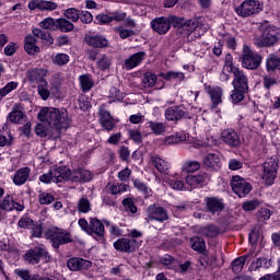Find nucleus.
Here are the masks:
<instances>
[{"instance_id":"1","label":"nucleus","mask_w":280,"mask_h":280,"mask_svg":"<svg viewBox=\"0 0 280 280\" xmlns=\"http://www.w3.org/2000/svg\"><path fill=\"white\" fill-rule=\"evenodd\" d=\"M37 117L39 121L48 124L49 127L55 129V132L51 133V139H60L62 130L69 128V124H71L67 109L60 110L54 107H44Z\"/></svg>"},{"instance_id":"2","label":"nucleus","mask_w":280,"mask_h":280,"mask_svg":"<svg viewBox=\"0 0 280 280\" xmlns=\"http://www.w3.org/2000/svg\"><path fill=\"white\" fill-rule=\"evenodd\" d=\"M262 33L254 37V45L259 49L275 47L279 43V37L277 36V27L270 24H265L261 26Z\"/></svg>"},{"instance_id":"3","label":"nucleus","mask_w":280,"mask_h":280,"mask_svg":"<svg viewBox=\"0 0 280 280\" xmlns=\"http://www.w3.org/2000/svg\"><path fill=\"white\" fill-rule=\"evenodd\" d=\"M279 170V158L273 155L268 158L262 164V182L270 187V185H275V179L277 178V171Z\"/></svg>"},{"instance_id":"4","label":"nucleus","mask_w":280,"mask_h":280,"mask_svg":"<svg viewBox=\"0 0 280 280\" xmlns=\"http://www.w3.org/2000/svg\"><path fill=\"white\" fill-rule=\"evenodd\" d=\"M264 57L249 48L248 45H243L242 49V67L249 69L250 71L259 69Z\"/></svg>"},{"instance_id":"5","label":"nucleus","mask_w":280,"mask_h":280,"mask_svg":"<svg viewBox=\"0 0 280 280\" xmlns=\"http://www.w3.org/2000/svg\"><path fill=\"white\" fill-rule=\"evenodd\" d=\"M47 240H50L52 246L55 248H60V246L65 244H70L72 242L71 240V233L65 229L60 228H50L46 232Z\"/></svg>"},{"instance_id":"6","label":"nucleus","mask_w":280,"mask_h":280,"mask_svg":"<svg viewBox=\"0 0 280 280\" xmlns=\"http://www.w3.org/2000/svg\"><path fill=\"white\" fill-rule=\"evenodd\" d=\"M69 167L58 166L39 176V180L45 185H49V183H62V180H69Z\"/></svg>"},{"instance_id":"7","label":"nucleus","mask_w":280,"mask_h":280,"mask_svg":"<svg viewBox=\"0 0 280 280\" xmlns=\"http://www.w3.org/2000/svg\"><path fill=\"white\" fill-rule=\"evenodd\" d=\"M24 259L27 264H31V266H36V264H40V259L47 264L51 259V256H49V252H47L45 246L39 245L28 249L24 255Z\"/></svg>"},{"instance_id":"8","label":"nucleus","mask_w":280,"mask_h":280,"mask_svg":"<svg viewBox=\"0 0 280 280\" xmlns=\"http://www.w3.org/2000/svg\"><path fill=\"white\" fill-rule=\"evenodd\" d=\"M235 12L238 16L246 19L253 16V14H259L261 12V4L259 1L245 0L235 9Z\"/></svg>"},{"instance_id":"9","label":"nucleus","mask_w":280,"mask_h":280,"mask_svg":"<svg viewBox=\"0 0 280 280\" xmlns=\"http://www.w3.org/2000/svg\"><path fill=\"white\" fill-rule=\"evenodd\" d=\"M232 191L238 196V198H246L250 194L253 186L246 179L240 175L233 176L231 180Z\"/></svg>"},{"instance_id":"10","label":"nucleus","mask_w":280,"mask_h":280,"mask_svg":"<svg viewBox=\"0 0 280 280\" xmlns=\"http://www.w3.org/2000/svg\"><path fill=\"white\" fill-rule=\"evenodd\" d=\"M170 220L167 210L159 205H151L147 209L145 222H165Z\"/></svg>"},{"instance_id":"11","label":"nucleus","mask_w":280,"mask_h":280,"mask_svg":"<svg viewBox=\"0 0 280 280\" xmlns=\"http://www.w3.org/2000/svg\"><path fill=\"white\" fill-rule=\"evenodd\" d=\"M150 25L153 32L160 36H165V34L172 30V22L170 21V18L165 16L153 19Z\"/></svg>"},{"instance_id":"12","label":"nucleus","mask_w":280,"mask_h":280,"mask_svg":"<svg viewBox=\"0 0 280 280\" xmlns=\"http://www.w3.org/2000/svg\"><path fill=\"white\" fill-rule=\"evenodd\" d=\"M93 264L90 260L80 257H72L68 259L67 267L72 272H80V270H89Z\"/></svg>"},{"instance_id":"13","label":"nucleus","mask_w":280,"mask_h":280,"mask_svg":"<svg viewBox=\"0 0 280 280\" xmlns=\"http://www.w3.org/2000/svg\"><path fill=\"white\" fill-rule=\"evenodd\" d=\"M124 19H126V13L119 12V11L101 13L96 16V21L101 25H108V23H113V21H116L117 23H121Z\"/></svg>"},{"instance_id":"14","label":"nucleus","mask_w":280,"mask_h":280,"mask_svg":"<svg viewBox=\"0 0 280 280\" xmlns=\"http://www.w3.org/2000/svg\"><path fill=\"white\" fill-rule=\"evenodd\" d=\"M165 119L167 121H178L179 119H191V116L179 106L168 107L165 110Z\"/></svg>"},{"instance_id":"15","label":"nucleus","mask_w":280,"mask_h":280,"mask_svg":"<svg viewBox=\"0 0 280 280\" xmlns=\"http://www.w3.org/2000/svg\"><path fill=\"white\" fill-rule=\"evenodd\" d=\"M28 10H42V12H54L58 10V3L45 0H32L28 2Z\"/></svg>"},{"instance_id":"16","label":"nucleus","mask_w":280,"mask_h":280,"mask_svg":"<svg viewBox=\"0 0 280 280\" xmlns=\"http://www.w3.org/2000/svg\"><path fill=\"white\" fill-rule=\"evenodd\" d=\"M202 163L205 167L212 170V172H218L222 167V160H220V154L218 153H207L202 159Z\"/></svg>"},{"instance_id":"17","label":"nucleus","mask_w":280,"mask_h":280,"mask_svg":"<svg viewBox=\"0 0 280 280\" xmlns=\"http://www.w3.org/2000/svg\"><path fill=\"white\" fill-rule=\"evenodd\" d=\"M104 223H102V221L98 219H91L90 232L88 235H92V237H95L98 242H104Z\"/></svg>"},{"instance_id":"18","label":"nucleus","mask_w":280,"mask_h":280,"mask_svg":"<svg viewBox=\"0 0 280 280\" xmlns=\"http://www.w3.org/2000/svg\"><path fill=\"white\" fill-rule=\"evenodd\" d=\"M69 172L68 180H72V183H89V180L93 178V174L84 168H79L73 172L69 168Z\"/></svg>"},{"instance_id":"19","label":"nucleus","mask_w":280,"mask_h":280,"mask_svg":"<svg viewBox=\"0 0 280 280\" xmlns=\"http://www.w3.org/2000/svg\"><path fill=\"white\" fill-rule=\"evenodd\" d=\"M221 139L223 143H226L228 145H231L232 148H237L240 145V135L235 129H224L221 132Z\"/></svg>"},{"instance_id":"20","label":"nucleus","mask_w":280,"mask_h":280,"mask_svg":"<svg viewBox=\"0 0 280 280\" xmlns=\"http://www.w3.org/2000/svg\"><path fill=\"white\" fill-rule=\"evenodd\" d=\"M100 124L104 130L110 132L115 128V119L110 115V112L106 110L104 107H101L98 110Z\"/></svg>"},{"instance_id":"21","label":"nucleus","mask_w":280,"mask_h":280,"mask_svg":"<svg viewBox=\"0 0 280 280\" xmlns=\"http://www.w3.org/2000/svg\"><path fill=\"white\" fill-rule=\"evenodd\" d=\"M234 79L232 81L233 89L248 91V77L242 70H234Z\"/></svg>"},{"instance_id":"22","label":"nucleus","mask_w":280,"mask_h":280,"mask_svg":"<svg viewBox=\"0 0 280 280\" xmlns=\"http://www.w3.org/2000/svg\"><path fill=\"white\" fill-rule=\"evenodd\" d=\"M49 73L48 69L45 68H35L28 72V80L32 84L40 85L43 82H47L45 78Z\"/></svg>"},{"instance_id":"23","label":"nucleus","mask_w":280,"mask_h":280,"mask_svg":"<svg viewBox=\"0 0 280 280\" xmlns=\"http://www.w3.org/2000/svg\"><path fill=\"white\" fill-rule=\"evenodd\" d=\"M205 202L209 213H220L224 209V202L218 197H206Z\"/></svg>"},{"instance_id":"24","label":"nucleus","mask_w":280,"mask_h":280,"mask_svg":"<svg viewBox=\"0 0 280 280\" xmlns=\"http://www.w3.org/2000/svg\"><path fill=\"white\" fill-rule=\"evenodd\" d=\"M143 60H145V52L144 51L136 52L125 60L124 68L127 71H130L136 67H139V65L143 62Z\"/></svg>"},{"instance_id":"25","label":"nucleus","mask_w":280,"mask_h":280,"mask_svg":"<svg viewBox=\"0 0 280 280\" xmlns=\"http://www.w3.org/2000/svg\"><path fill=\"white\" fill-rule=\"evenodd\" d=\"M30 174H32V168L27 166L19 168L13 175L14 185H16L18 187H21V185H25V183H27V179L30 178Z\"/></svg>"},{"instance_id":"26","label":"nucleus","mask_w":280,"mask_h":280,"mask_svg":"<svg viewBox=\"0 0 280 280\" xmlns=\"http://www.w3.org/2000/svg\"><path fill=\"white\" fill-rule=\"evenodd\" d=\"M24 49L28 56H36V54H40V47L36 45V37L34 35L25 36Z\"/></svg>"},{"instance_id":"27","label":"nucleus","mask_w":280,"mask_h":280,"mask_svg":"<svg viewBox=\"0 0 280 280\" xmlns=\"http://www.w3.org/2000/svg\"><path fill=\"white\" fill-rule=\"evenodd\" d=\"M207 180H209V174L207 173L186 176V183L194 188L201 187Z\"/></svg>"},{"instance_id":"28","label":"nucleus","mask_w":280,"mask_h":280,"mask_svg":"<svg viewBox=\"0 0 280 280\" xmlns=\"http://www.w3.org/2000/svg\"><path fill=\"white\" fill-rule=\"evenodd\" d=\"M150 161H151V164L155 166L158 172H160V174H167V170H170V167H171L170 162H167L166 160H163L156 155L151 156Z\"/></svg>"},{"instance_id":"29","label":"nucleus","mask_w":280,"mask_h":280,"mask_svg":"<svg viewBox=\"0 0 280 280\" xmlns=\"http://www.w3.org/2000/svg\"><path fill=\"white\" fill-rule=\"evenodd\" d=\"M197 233L203 237H218L220 235V229L215 225H206L197 228Z\"/></svg>"},{"instance_id":"30","label":"nucleus","mask_w":280,"mask_h":280,"mask_svg":"<svg viewBox=\"0 0 280 280\" xmlns=\"http://www.w3.org/2000/svg\"><path fill=\"white\" fill-rule=\"evenodd\" d=\"M206 91L212 100V108L222 104V88L208 86Z\"/></svg>"},{"instance_id":"31","label":"nucleus","mask_w":280,"mask_h":280,"mask_svg":"<svg viewBox=\"0 0 280 280\" xmlns=\"http://www.w3.org/2000/svg\"><path fill=\"white\" fill-rule=\"evenodd\" d=\"M187 141V133L184 131L176 132L175 135L168 136L164 139L165 145H176V143H183Z\"/></svg>"},{"instance_id":"32","label":"nucleus","mask_w":280,"mask_h":280,"mask_svg":"<svg viewBox=\"0 0 280 280\" xmlns=\"http://www.w3.org/2000/svg\"><path fill=\"white\" fill-rule=\"evenodd\" d=\"M147 125H148V128H150L151 132H153V135H156V136L165 135L167 130V125H165L164 122L150 120L147 122Z\"/></svg>"},{"instance_id":"33","label":"nucleus","mask_w":280,"mask_h":280,"mask_svg":"<svg viewBox=\"0 0 280 280\" xmlns=\"http://www.w3.org/2000/svg\"><path fill=\"white\" fill-rule=\"evenodd\" d=\"M85 42L90 47H107L108 39L104 38L103 36H89L85 38Z\"/></svg>"},{"instance_id":"34","label":"nucleus","mask_w":280,"mask_h":280,"mask_svg":"<svg viewBox=\"0 0 280 280\" xmlns=\"http://www.w3.org/2000/svg\"><path fill=\"white\" fill-rule=\"evenodd\" d=\"M132 242L130 238H119L114 243V248L120 250V253H129Z\"/></svg>"},{"instance_id":"35","label":"nucleus","mask_w":280,"mask_h":280,"mask_svg":"<svg viewBox=\"0 0 280 280\" xmlns=\"http://www.w3.org/2000/svg\"><path fill=\"white\" fill-rule=\"evenodd\" d=\"M107 194H112V196H117V194H124L128 191V185L126 184H107L105 187Z\"/></svg>"},{"instance_id":"36","label":"nucleus","mask_w":280,"mask_h":280,"mask_svg":"<svg viewBox=\"0 0 280 280\" xmlns=\"http://www.w3.org/2000/svg\"><path fill=\"white\" fill-rule=\"evenodd\" d=\"M190 246L192 250H197V253H205V249L207 248V243L205 242V238L194 236L192 238H190Z\"/></svg>"},{"instance_id":"37","label":"nucleus","mask_w":280,"mask_h":280,"mask_svg":"<svg viewBox=\"0 0 280 280\" xmlns=\"http://www.w3.org/2000/svg\"><path fill=\"white\" fill-rule=\"evenodd\" d=\"M70 57L65 52H58L51 57V62L57 67H65V65H69Z\"/></svg>"},{"instance_id":"38","label":"nucleus","mask_w":280,"mask_h":280,"mask_svg":"<svg viewBox=\"0 0 280 280\" xmlns=\"http://www.w3.org/2000/svg\"><path fill=\"white\" fill-rule=\"evenodd\" d=\"M54 132H56V129H54V127L46 129L45 125L43 124H37L35 127V133L37 135V137H40L42 139H44L45 137H50L51 139V135H54Z\"/></svg>"},{"instance_id":"39","label":"nucleus","mask_w":280,"mask_h":280,"mask_svg":"<svg viewBox=\"0 0 280 280\" xmlns=\"http://www.w3.org/2000/svg\"><path fill=\"white\" fill-rule=\"evenodd\" d=\"M280 58L279 56L271 54L266 59V69L267 71H275V69H279Z\"/></svg>"},{"instance_id":"40","label":"nucleus","mask_w":280,"mask_h":280,"mask_svg":"<svg viewBox=\"0 0 280 280\" xmlns=\"http://www.w3.org/2000/svg\"><path fill=\"white\" fill-rule=\"evenodd\" d=\"M75 25H73L69 20L65 18L57 19V30H60V32H73V28Z\"/></svg>"},{"instance_id":"41","label":"nucleus","mask_w":280,"mask_h":280,"mask_svg":"<svg viewBox=\"0 0 280 280\" xmlns=\"http://www.w3.org/2000/svg\"><path fill=\"white\" fill-rule=\"evenodd\" d=\"M39 27H43V30H50L51 32H56L58 31V20L46 18L39 23Z\"/></svg>"},{"instance_id":"42","label":"nucleus","mask_w":280,"mask_h":280,"mask_svg":"<svg viewBox=\"0 0 280 280\" xmlns=\"http://www.w3.org/2000/svg\"><path fill=\"white\" fill-rule=\"evenodd\" d=\"M246 259H248V255L241 256L232 262V270L236 275H240L242 270H244V265L246 264Z\"/></svg>"},{"instance_id":"43","label":"nucleus","mask_w":280,"mask_h":280,"mask_svg":"<svg viewBox=\"0 0 280 280\" xmlns=\"http://www.w3.org/2000/svg\"><path fill=\"white\" fill-rule=\"evenodd\" d=\"M133 186L136 187V189H138V191H141V194H143L144 198H150V196H152V188L148 187V185H145L143 182L135 179Z\"/></svg>"},{"instance_id":"44","label":"nucleus","mask_w":280,"mask_h":280,"mask_svg":"<svg viewBox=\"0 0 280 280\" xmlns=\"http://www.w3.org/2000/svg\"><path fill=\"white\" fill-rule=\"evenodd\" d=\"M183 172L187 174H194V172H198L200 170V162L198 161H186L182 166Z\"/></svg>"},{"instance_id":"45","label":"nucleus","mask_w":280,"mask_h":280,"mask_svg":"<svg viewBox=\"0 0 280 280\" xmlns=\"http://www.w3.org/2000/svg\"><path fill=\"white\" fill-rule=\"evenodd\" d=\"M142 84L144 89H152L156 84V74L152 72H145L142 78Z\"/></svg>"},{"instance_id":"46","label":"nucleus","mask_w":280,"mask_h":280,"mask_svg":"<svg viewBox=\"0 0 280 280\" xmlns=\"http://www.w3.org/2000/svg\"><path fill=\"white\" fill-rule=\"evenodd\" d=\"M80 80V84L82 88V91L86 92V91H91L93 89V79L91 78V75L89 74H83L79 77Z\"/></svg>"},{"instance_id":"47","label":"nucleus","mask_w":280,"mask_h":280,"mask_svg":"<svg viewBox=\"0 0 280 280\" xmlns=\"http://www.w3.org/2000/svg\"><path fill=\"white\" fill-rule=\"evenodd\" d=\"M37 92L42 100H49V95H51V92H49V83L43 81L42 84L37 85Z\"/></svg>"},{"instance_id":"48","label":"nucleus","mask_w":280,"mask_h":280,"mask_svg":"<svg viewBox=\"0 0 280 280\" xmlns=\"http://www.w3.org/2000/svg\"><path fill=\"white\" fill-rule=\"evenodd\" d=\"M161 78H163V80H179V82H183V80H185V73L178 71H168L166 73H161Z\"/></svg>"},{"instance_id":"49","label":"nucleus","mask_w":280,"mask_h":280,"mask_svg":"<svg viewBox=\"0 0 280 280\" xmlns=\"http://www.w3.org/2000/svg\"><path fill=\"white\" fill-rule=\"evenodd\" d=\"M63 16L72 21V23H78V21H80V11L75 8H70L63 12Z\"/></svg>"},{"instance_id":"50","label":"nucleus","mask_w":280,"mask_h":280,"mask_svg":"<svg viewBox=\"0 0 280 280\" xmlns=\"http://www.w3.org/2000/svg\"><path fill=\"white\" fill-rule=\"evenodd\" d=\"M109 104H113V102H124V93L119 91L117 88H112L109 90Z\"/></svg>"},{"instance_id":"51","label":"nucleus","mask_w":280,"mask_h":280,"mask_svg":"<svg viewBox=\"0 0 280 280\" xmlns=\"http://www.w3.org/2000/svg\"><path fill=\"white\" fill-rule=\"evenodd\" d=\"M200 27V22L198 19L188 20L185 24L182 25L183 30L187 31V34H191V32H196Z\"/></svg>"},{"instance_id":"52","label":"nucleus","mask_w":280,"mask_h":280,"mask_svg":"<svg viewBox=\"0 0 280 280\" xmlns=\"http://www.w3.org/2000/svg\"><path fill=\"white\" fill-rule=\"evenodd\" d=\"M248 91L240 90V89H234L231 94V101L233 104H240L244 100V95H246Z\"/></svg>"},{"instance_id":"53","label":"nucleus","mask_w":280,"mask_h":280,"mask_svg":"<svg viewBox=\"0 0 280 280\" xmlns=\"http://www.w3.org/2000/svg\"><path fill=\"white\" fill-rule=\"evenodd\" d=\"M77 209L79 213H89L91 211V202L86 198H81L78 201Z\"/></svg>"},{"instance_id":"54","label":"nucleus","mask_w":280,"mask_h":280,"mask_svg":"<svg viewBox=\"0 0 280 280\" xmlns=\"http://www.w3.org/2000/svg\"><path fill=\"white\" fill-rule=\"evenodd\" d=\"M14 198L10 195H7L3 200L0 202V209L3 211H12Z\"/></svg>"},{"instance_id":"55","label":"nucleus","mask_w":280,"mask_h":280,"mask_svg":"<svg viewBox=\"0 0 280 280\" xmlns=\"http://www.w3.org/2000/svg\"><path fill=\"white\" fill-rule=\"evenodd\" d=\"M110 65H113V60L110 57L104 55L98 61H97V67L102 71H106V69H110Z\"/></svg>"},{"instance_id":"56","label":"nucleus","mask_w":280,"mask_h":280,"mask_svg":"<svg viewBox=\"0 0 280 280\" xmlns=\"http://www.w3.org/2000/svg\"><path fill=\"white\" fill-rule=\"evenodd\" d=\"M18 226L20 229H32L34 226V220H32V218L27 217V215H23L19 222H18Z\"/></svg>"},{"instance_id":"57","label":"nucleus","mask_w":280,"mask_h":280,"mask_svg":"<svg viewBox=\"0 0 280 280\" xmlns=\"http://www.w3.org/2000/svg\"><path fill=\"white\" fill-rule=\"evenodd\" d=\"M122 207L127 213H137V206H135V201L131 198L124 199Z\"/></svg>"},{"instance_id":"58","label":"nucleus","mask_w":280,"mask_h":280,"mask_svg":"<svg viewBox=\"0 0 280 280\" xmlns=\"http://www.w3.org/2000/svg\"><path fill=\"white\" fill-rule=\"evenodd\" d=\"M129 138L135 141V143H141L143 141V135L139 129H129L128 130Z\"/></svg>"},{"instance_id":"59","label":"nucleus","mask_w":280,"mask_h":280,"mask_svg":"<svg viewBox=\"0 0 280 280\" xmlns=\"http://www.w3.org/2000/svg\"><path fill=\"white\" fill-rule=\"evenodd\" d=\"M260 202L257 199L245 201L242 206L244 211H255L259 207Z\"/></svg>"},{"instance_id":"60","label":"nucleus","mask_w":280,"mask_h":280,"mask_svg":"<svg viewBox=\"0 0 280 280\" xmlns=\"http://www.w3.org/2000/svg\"><path fill=\"white\" fill-rule=\"evenodd\" d=\"M38 200L42 205H51L55 198L54 195L49 192H40L38 196Z\"/></svg>"},{"instance_id":"61","label":"nucleus","mask_w":280,"mask_h":280,"mask_svg":"<svg viewBox=\"0 0 280 280\" xmlns=\"http://www.w3.org/2000/svg\"><path fill=\"white\" fill-rule=\"evenodd\" d=\"M23 117L25 116L21 110H13L9 114V119L10 121H12V124H19L20 121H22Z\"/></svg>"},{"instance_id":"62","label":"nucleus","mask_w":280,"mask_h":280,"mask_svg":"<svg viewBox=\"0 0 280 280\" xmlns=\"http://www.w3.org/2000/svg\"><path fill=\"white\" fill-rule=\"evenodd\" d=\"M262 84H264V88L267 89V91H270L272 86H276L277 78L265 75L262 79Z\"/></svg>"},{"instance_id":"63","label":"nucleus","mask_w":280,"mask_h":280,"mask_svg":"<svg viewBox=\"0 0 280 280\" xmlns=\"http://www.w3.org/2000/svg\"><path fill=\"white\" fill-rule=\"evenodd\" d=\"M168 185L171 189H175L176 191H183L185 184L180 179H168Z\"/></svg>"},{"instance_id":"64","label":"nucleus","mask_w":280,"mask_h":280,"mask_svg":"<svg viewBox=\"0 0 280 280\" xmlns=\"http://www.w3.org/2000/svg\"><path fill=\"white\" fill-rule=\"evenodd\" d=\"M19 49V45L16 43L11 42L4 47V54L7 56H14L16 54V50Z\"/></svg>"}]
</instances>
